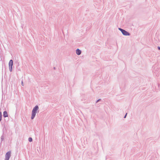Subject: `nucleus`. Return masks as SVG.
<instances>
[{"label": "nucleus", "instance_id": "12", "mask_svg": "<svg viewBox=\"0 0 160 160\" xmlns=\"http://www.w3.org/2000/svg\"><path fill=\"white\" fill-rule=\"evenodd\" d=\"M9 118H6V119L4 118V120L5 122H8L9 120Z\"/></svg>", "mask_w": 160, "mask_h": 160}, {"label": "nucleus", "instance_id": "13", "mask_svg": "<svg viewBox=\"0 0 160 160\" xmlns=\"http://www.w3.org/2000/svg\"><path fill=\"white\" fill-rule=\"evenodd\" d=\"M127 112L126 114H125V115H124V118H125L126 117V116H127Z\"/></svg>", "mask_w": 160, "mask_h": 160}, {"label": "nucleus", "instance_id": "11", "mask_svg": "<svg viewBox=\"0 0 160 160\" xmlns=\"http://www.w3.org/2000/svg\"><path fill=\"white\" fill-rule=\"evenodd\" d=\"M28 140L29 142H32V141H33V140H32V138L30 137L28 138Z\"/></svg>", "mask_w": 160, "mask_h": 160}, {"label": "nucleus", "instance_id": "8", "mask_svg": "<svg viewBox=\"0 0 160 160\" xmlns=\"http://www.w3.org/2000/svg\"><path fill=\"white\" fill-rule=\"evenodd\" d=\"M8 113L7 112V111L5 110L3 112V117L4 118H6L7 117H8Z\"/></svg>", "mask_w": 160, "mask_h": 160}, {"label": "nucleus", "instance_id": "4", "mask_svg": "<svg viewBox=\"0 0 160 160\" xmlns=\"http://www.w3.org/2000/svg\"><path fill=\"white\" fill-rule=\"evenodd\" d=\"M5 134L4 132V130H3V133L1 136V142L0 143V147H1V145L2 144V142L4 140L5 138Z\"/></svg>", "mask_w": 160, "mask_h": 160}, {"label": "nucleus", "instance_id": "5", "mask_svg": "<svg viewBox=\"0 0 160 160\" xmlns=\"http://www.w3.org/2000/svg\"><path fill=\"white\" fill-rule=\"evenodd\" d=\"M13 65V61L12 60H10L9 63V69L11 72L12 70V66Z\"/></svg>", "mask_w": 160, "mask_h": 160}, {"label": "nucleus", "instance_id": "10", "mask_svg": "<svg viewBox=\"0 0 160 160\" xmlns=\"http://www.w3.org/2000/svg\"><path fill=\"white\" fill-rule=\"evenodd\" d=\"M100 101V98L98 99L97 101L96 102V104L95 105L97 107H99V106H98V104H97V103Z\"/></svg>", "mask_w": 160, "mask_h": 160}, {"label": "nucleus", "instance_id": "17", "mask_svg": "<svg viewBox=\"0 0 160 160\" xmlns=\"http://www.w3.org/2000/svg\"><path fill=\"white\" fill-rule=\"evenodd\" d=\"M157 48L158 50H160V47L159 46H158Z\"/></svg>", "mask_w": 160, "mask_h": 160}, {"label": "nucleus", "instance_id": "3", "mask_svg": "<svg viewBox=\"0 0 160 160\" xmlns=\"http://www.w3.org/2000/svg\"><path fill=\"white\" fill-rule=\"evenodd\" d=\"M11 151H9L6 153L4 160H9L11 156Z\"/></svg>", "mask_w": 160, "mask_h": 160}, {"label": "nucleus", "instance_id": "14", "mask_svg": "<svg viewBox=\"0 0 160 160\" xmlns=\"http://www.w3.org/2000/svg\"><path fill=\"white\" fill-rule=\"evenodd\" d=\"M21 85L22 86H24V84H23V81H22V82H21Z\"/></svg>", "mask_w": 160, "mask_h": 160}, {"label": "nucleus", "instance_id": "9", "mask_svg": "<svg viewBox=\"0 0 160 160\" xmlns=\"http://www.w3.org/2000/svg\"><path fill=\"white\" fill-rule=\"evenodd\" d=\"M76 53L78 55H79L81 53V51L78 49H77L76 50Z\"/></svg>", "mask_w": 160, "mask_h": 160}, {"label": "nucleus", "instance_id": "18", "mask_svg": "<svg viewBox=\"0 0 160 160\" xmlns=\"http://www.w3.org/2000/svg\"><path fill=\"white\" fill-rule=\"evenodd\" d=\"M5 81V83H7V81Z\"/></svg>", "mask_w": 160, "mask_h": 160}, {"label": "nucleus", "instance_id": "15", "mask_svg": "<svg viewBox=\"0 0 160 160\" xmlns=\"http://www.w3.org/2000/svg\"><path fill=\"white\" fill-rule=\"evenodd\" d=\"M0 116H2V112L0 111Z\"/></svg>", "mask_w": 160, "mask_h": 160}, {"label": "nucleus", "instance_id": "16", "mask_svg": "<svg viewBox=\"0 0 160 160\" xmlns=\"http://www.w3.org/2000/svg\"><path fill=\"white\" fill-rule=\"evenodd\" d=\"M2 116H0V122L2 121Z\"/></svg>", "mask_w": 160, "mask_h": 160}, {"label": "nucleus", "instance_id": "7", "mask_svg": "<svg viewBox=\"0 0 160 160\" xmlns=\"http://www.w3.org/2000/svg\"><path fill=\"white\" fill-rule=\"evenodd\" d=\"M37 113L34 112L33 111H32V113H31V120L33 119L35 117L36 114Z\"/></svg>", "mask_w": 160, "mask_h": 160}, {"label": "nucleus", "instance_id": "1", "mask_svg": "<svg viewBox=\"0 0 160 160\" xmlns=\"http://www.w3.org/2000/svg\"><path fill=\"white\" fill-rule=\"evenodd\" d=\"M155 76L157 77H160V68L155 67L154 68V71Z\"/></svg>", "mask_w": 160, "mask_h": 160}, {"label": "nucleus", "instance_id": "2", "mask_svg": "<svg viewBox=\"0 0 160 160\" xmlns=\"http://www.w3.org/2000/svg\"><path fill=\"white\" fill-rule=\"evenodd\" d=\"M118 29L122 32L123 35L124 36H129L130 35V33L123 29L121 28H119Z\"/></svg>", "mask_w": 160, "mask_h": 160}, {"label": "nucleus", "instance_id": "6", "mask_svg": "<svg viewBox=\"0 0 160 160\" xmlns=\"http://www.w3.org/2000/svg\"><path fill=\"white\" fill-rule=\"evenodd\" d=\"M39 107L38 105H36L33 108L32 111L33 112H35L36 113H37V111H38V112H39Z\"/></svg>", "mask_w": 160, "mask_h": 160}, {"label": "nucleus", "instance_id": "19", "mask_svg": "<svg viewBox=\"0 0 160 160\" xmlns=\"http://www.w3.org/2000/svg\"><path fill=\"white\" fill-rule=\"evenodd\" d=\"M3 80H2V82H3Z\"/></svg>", "mask_w": 160, "mask_h": 160}]
</instances>
